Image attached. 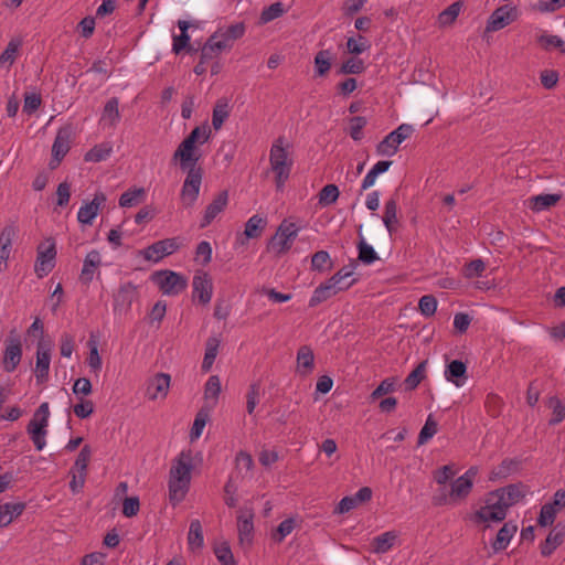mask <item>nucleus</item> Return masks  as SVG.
Segmentation results:
<instances>
[{"mask_svg":"<svg viewBox=\"0 0 565 565\" xmlns=\"http://www.w3.org/2000/svg\"><path fill=\"white\" fill-rule=\"evenodd\" d=\"M210 137L211 129L204 124L196 126L179 145V166L186 172L181 198L188 205H192L199 198L203 179V169L198 164L202 158L200 146L206 143Z\"/></svg>","mask_w":565,"mask_h":565,"instance_id":"obj_1","label":"nucleus"},{"mask_svg":"<svg viewBox=\"0 0 565 565\" xmlns=\"http://www.w3.org/2000/svg\"><path fill=\"white\" fill-rule=\"evenodd\" d=\"M289 146L286 143L285 137H278L271 145L269 150V164L275 174V184L278 191L285 188L288 181L294 160L288 152Z\"/></svg>","mask_w":565,"mask_h":565,"instance_id":"obj_2","label":"nucleus"},{"mask_svg":"<svg viewBox=\"0 0 565 565\" xmlns=\"http://www.w3.org/2000/svg\"><path fill=\"white\" fill-rule=\"evenodd\" d=\"M50 415L51 413L49 403L44 402L34 412L33 417L26 426V431L35 449L39 451L43 450L46 446Z\"/></svg>","mask_w":565,"mask_h":565,"instance_id":"obj_3","label":"nucleus"},{"mask_svg":"<svg viewBox=\"0 0 565 565\" xmlns=\"http://www.w3.org/2000/svg\"><path fill=\"white\" fill-rule=\"evenodd\" d=\"M298 233L299 227L295 223L284 220L278 226L276 234L269 241L268 248L278 255L287 253L291 248Z\"/></svg>","mask_w":565,"mask_h":565,"instance_id":"obj_4","label":"nucleus"},{"mask_svg":"<svg viewBox=\"0 0 565 565\" xmlns=\"http://www.w3.org/2000/svg\"><path fill=\"white\" fill-rule=\"evenodd\" d=\"M413 131V126L408 124L399 125L395 130L385 136L376 146L377 154L386 157L394 156L397 152L399 145L411 137Z\"/></svg>","mask_w":565,"mask_h":565,"instance_id":"obj_5","label":"nucleus"},{"mask_svg":"<svg viewBox=\"0 0 565 565\" xmlns=\"http://www.w3.org/2000/svg\"><path fill=\"white\" fill-rule=\"evenodd\" d=\"M508 509L494 491H491L486 499V505L476 512V519L482 523L501 522L505 519Z\"/></svg>","mask_w":565,"mask_h":565,"instance_id":"obj_6","label":"nucleus"},{"mask_svg":"<svg viewBox=\"0 0 565 565\" xmlns=\"http://www.w3.org/2000/svg\"><path fill=\"white\" fill-rule=\"evenodd\" d=\"M22 359V342L15 330L10 331L4 342L2 354V366L6 372H13L20 364Z\"/></svg>","mask_w":565,"mask_h":565,"instance_id":"obj_7","label":"nucleus"},{"mask_svg":"<svg viewBox=\"0 0 565 565\" xmlns=\"http://www.w3.org/2000/svg\"><path fill=\"white\" fill-rule=\"evenodd\" d=\"M56 248L53 238H46L38 246V256L34 266L36 275L42 278L55 266Z\"/></svg>","mask_w":565,"mask_h":565,"instance_id":"obj_8","label":"nucleus"},{"mask_svg":"<svg viewBox=\"0 0 565 565\" xmlns=\"http://www.w3.org/2000/svg\"><path fill=\"white\" fill-rule=\"evenodd\" d=\"M202 462L199 455L182 451L179 454V501L189 491L192 471Z\"/></svg>","mask_w":565,"mask_h":565,"instance_id":"obj_9","label":"nucleus"},{"mask_svg":"<svg viewBox=\"0 0 565 565\" xmlns=\"http://www.w3.org/2000/svg\"><path fill=\"white\" fill-rule=\"evenodd\" d=\"M177 244L173 238L162 239L153 243L147 248L139 249L135 253V258H142L149 263H158L163 257L171 255L175 252Z\"/></svg>","mask_w":565,"mask_h":565,"instance_id":"obj_10","label":"nucleus"},{"mask_svg":"<svg viewBox=\"0 0 565 565\" xmlns=\"http://www.w3.org/2000/svg\"><path fill=\"white\" fill-rule=\"evenodd\" d=\"M471 481L466 480L461 476L454 480L450 484V491L446 493L441 490L435 498L436 504L457 503L465 500L472 490Z\"/></svg>","mask_w":565,"mask_h":565,"instance_id":"obj_11","label":"nucleus"},{"mask_svg":"<svg viewBox=\"0 0 565 565\" xmlns=\"http://www.w3.org/2000/svg\"><path fill=\"white\" fill-rule=\"evenodd\" d=\"M519 18L515 6L504 4L497 8L489 17L486 25L487 32H495L508 26Z\"/></svg>","mask_w":565,"mask_h":565,"instance_id":"obj_12","label":"nucleus"},{"mask_svg":"<svg viewBox=\"0 0 565 565\" xmlns=\"http://www.w3.org/2000/svg\"><path fill=\"white\" fill-rule=\"evenodd\" d=\"M179 52L182 50L199 51L201 50L203 36H194V44H190L193 38V32H200L203 30V23L201 22H188L179 21Z\"/></svg>","mask_w":565,"mask_h":565,"instance_id":"obj_13","label":"nucleus"},{"mask_svg":"<svg viewBox=\"0 0 565 565\" xmlns=\"http://www.w3.org/2000/svg\"><path fill=\"white\" fill-rule=\"evenodd\" d=\"M233 46L234 43L220 29L203 44L202 58L214 60L223 52L232 50Z\"/></svg>","mask_w":565,"mask_h":565,"instance_id":"obj_14","label":"nucleus"},{"mask_svg":"<svg viewBox=\"0 0 565 565\" xmlns=\"http://www.w3.org/2000/svg\"><path fill=\"white\" fill-rule=\"evenodd\" d=\"M106 201V194L97 191L90 201L83 202L77 212V221L84 225H92L99 211L105 206Z\"/></svg>","mask_w":565,"mask_h":565,"instance_id":"obj_15","label":"nucleus"},{"mask_svg":"<svg viewBox=\"0 0 565 565\" xmlns=\"http://www.w3.org/2000/svg\"><path fill=\"white\" fill-rule=\"evenodd\" d=\"M213 295L212 279L205 271H198L192 280V298L201 305H207Z\"/></svg>","mask_w":565,"mask_h":565,"instance_id":"obj_16","label":"nucleus"},{"mask_svg":"<svg viewBox=\"0 0 565 565\" xmlns=\"http://www.w3.org/2000/svg\"><path fill=\"white\" fill-rule=\"evenodd\" d=\"M72 130L68 127L60 128L52 146L50 168L55 169L67 154L71 147Z\"/></svg>","mask_w":565,"mask_h":565,"instance_id":"obj_17","label":"nucleus"},{"mask_svg":"<svg viewBox=\"0 0 565 565\" xmlns=\"http://www.w3.org/2000/svg\"><path fill=\"white\" fill-rule=\"evenodd\" d=\"M51 364V348L49 344L40 341L36 347V361L34 374L38 383H44L49 379Z\"/></svg>","mask_w":565,"mask_h":565,"instance_id":"obj_18","label":"nucleus"},{"mask_svg":"<svg viewBox=\"0 0 565 565\" xmlns=\"http://www.w3.org/2000/svg\"><path fill=\"white\" fill-rule=\"evenodd\" d=\"M170 375L158 373L147 382L146 396L151 401L163 399L170 388Z\"/></svg>","mask_w":565,"mask_h":565,"instance_id":"obj_19","label":"nucleus"},{"mask_svg":"<svg viewBox=\"0 0 565 565\" xmlns=\"http://www.w3.org/2000/svg\"><path fill=\"white\" fill-rule=\"evenodd\" d=\"M497 497L503 502L504 507H512L522 500L526 493V488L521 483H513L494 490Z\"/></svg>","mask_w":565,"mask_h":565,"instance_id":"obj_20","label":"nucleus"},{"mask_svg":"<svg viewBox=\"0 0 565 565\" xmlns=\"http://www.w3.org/2000/svg\"><path fill=\"white\" fill-rule=\"evenodd\" d=\"M228 203V193L227 191L220 192L213 201L206 206L202 222L201 227H206L210 225L214 218L224 211Z\"/></svg>","mask_w":565,"mask_h":565,"instance_id":"obj_21","label":"nucleus"},{"mask_svg":"<svg viewBox=\"0 0 565 565\" xmlns=\"http://www.w3.org/2000/svg\"><path fill=\"white\" fill-rule=\"evenodd\" d=\"M254 514L250 510L242 511L237 516L238 537L242 544H250L254 534Z\"/></svg>","mask_w":565,"mask_h":565,"instance_id":"obj_22","label":"nucleus"},{"mask_svg":"<svg viewBox=\"0 0 565 565\" xmlns=\"http://www.w3.org/2000/svg\"><path fill=\"white\" fill-rule=\"evenodd\" d=\"M444 375L448 382L461 387L467 380V365L460 360H452L447 364Z\"/></svg>","mask_w":565,"mask_h":565,"instance_id":"obj_23","label":"nucleus"},{"mask_svg":"<svg viewBox=\"0 0 565 565\" xmlns=\"http://www.w3.org/2000/svg\"><path fill=\"white\" fill-rule=\"evenodd\" d=\"M119 120V102L116 97H113L105 104L99 119V124L104 129L115 128Z\"/></svg>","mask_w":565,"mask_h":565,"instance_id":"obj_24","label":"nucleus"},{"mask_svg":"<svg viewBox=\"0 0 565 565\" xmlns=\"http://www.w3.org/2000/svg\"><path fill=\"white\" fill-rule=\"evenodd\" d=\"M565 537V527L557 524L541 544V554L544 557L551 556L554 551L563 543Z\"/></svg>","mask_w":565,"mask_h":565,"instance_id":"obj_25","label":"nucleus"},{"mask_svg":"<svg viewBox=\"0 0 565 565\" xmlns=\"http://www.w3.org/2000/svg\"><path fill=\"white\" fill-rule=\"evenodd\" d=\"M315 367V354L310 347L301 345L297 351V373L307 376Z\"/></svg>","mask_w":565,"mask_h":565,"instance_id":"obj_26","label":"nucleus"},{"mask_svg":"<svg viewBox=\"0 0 565 565\" xmlns=\"http://www.w3.org/2000/svg\"><path fill=\"white\" fill-rule=\"evenodd\" d=\"M150 279L166 295L172 294L177 286V274L172 270L154 271Z\"/></svg>","mask_w":565,"mask_h":565,"instance_id":"obj_27","label":"nucleus"},{"mask_svg":"<svg viewBox=\"0 0 565 565\" xmlns=\"http://www.w3.org/2000/svg\"><path fill=\"white\" fill-rule=\"evenodd\" d=\"M102 264V256L98 250L93 249L87 253L84 263L83 268L81 271V280L85 284H88L93 280L94 275L97 270V268Z\"/></svg>","mask_w":565,"mask_h":565,"instance_id":"obj_28","label":"nucleus"},{"mask_svg":"<svg viewBox=\"0 0 565 565\" xmlns=\"http://www.w3.org/2000/svg\"><path fill=\"white\" fill-rule=\"evenodd\" d=\"M339 294V290L335 289V285L331 282V279H327L326 281L321 282L312 292L310 299H309V307L315 308L321 302L330 299L331 297Z\"/></svg>","mask_w":565,"mask_h":565,"instance_id":"obj_29","label":"nucleus"},{"mask_svg":"<svg viewBox=\"0 0 565 565\" xmlns=\"http://www.w3.org/2000/svg\"><path fill=\"white\" fill-rule=\"evenodd\" d=\"M561 199L562 194L545 193L529 198L526 204L533 212H542L554 206Z\"/></svg>","mask_w":565,"mask_h":565,"instance_id":"obj_30","label":"nucleus"},{"mask_svg":"<svg viewBox=\"0 0 565 565\" xmlns=\"http://www.w3.org/2000/svg\"><path fill=\"white\" fill-rule=\"evenodd\" d=\"M221 390L222 388L220 377L217 375L210 376L204 386L203 407H210V409L213 411L218 402Z\"/></svg>","mask_w":565,"mask_h":565,"instance_id":"obj_31","label":"nucleus"},{"mask_svg":"<svg viewBox=\"0 0 565 565\" xmlns=\"http://www.w3.org/2000/svg\"><path fill=\"white\" fill-rule=\"evenodd\" d=\"M398 535L395 531H387L372 540L371 551L374 554H385L394 546Z\"/></svg>","mask_w":565,"mask_h":565,"instance_id":"obj_32","label":"nucleus"},{"mask_svg":"<svg viewBox=\"0 0 565 565\" xmlns=\"http://www.w3.org/2000/svg\"><path fill=\"white\" fill-rule=\"evenodd\" d=\"M397 198H390L384 205L383 224L390 234H393L398 225L397 218Z\"/></svg>","mask_w":565,"mask_h":565,"instance_id":"obj_33","label":"nucleus"},{"mask_svg":"<svg viewBox=\"0 0 565 565\" xmlns=\"http://www.w3.org/2000/svg\"><path fill=\"white\" fill-rule=\"evenodd\" d=\"M231 106L230 100L227 98H220L215 103L212 113V126L215 130H220L225 122V120L230 117Z\"/></svg>","mask_w":565,"mask_h":565,"instance_id":"obj_34","label":"nucleus"},{"mask_svg":"<svg viewBox=\"0 0 565 565\" xmlns=\"http://www.w3.org/2000/svg\"><path fill=\"white\" fill-rule=\"evenodd\" d=\"M516 532V525L513 523H504L503 526L498 531L495 540L492 542V548L494 552H500L505 550L513 535Z\"/></svg>","mask_w":565,"mask_h":565,"instance_id":"obj_35","label":"nucleus"},{"mask_svg":"<svg viewBox=\"0 0 565 565\" xmlns=\"http://www.w3.org/2000/svg\"><path fill=\"white\" fill-rule=\"evenodd\" d=\"M25 508L22 502H8L0 504V527L9 525Z\"/></svg>","mask_w":565,"mask_h":565,"instance_id":"obj_36","label":"nucleus"},{"mask_svg":"<svg viewBox=\"0 0 565 565\" xmlns=\"http://www.w3.org/2000/svg\"><path fill=\"white\" fill-rule=\"evenodd\" d=\"M211 412L212 409H210V407L202 406L199 409L190 430L191 441L198 440L201 437L206 423L210 420Z\"/></svg>","mask_w":565,"mask_h":565,"instance_id":"obj_37","label":"nucleus"},{"mask_svg":"<svg viewBox=\"0 0 565 565\" xmlns=\"http://www.w3.org/2000/svg\"><path fill=\"white\" fill-rule=\"evenodd\" d=\"M146 200V190L143 188H134L124 192L119 198V206L132 207Z\"/></svg>","mask_w":565,"mask_h":565,"instance_id":"obj_38","label":"nucleus"},{"mask_svg":"<svg viewBox=\"0 0 565 565\" xmlns=\"http://www.w3.org/2000/svg\"><path fill=\"white\" fill-rule=\"evenodd\" d=\"M87 345L89 352L86 359V363L89 367L90 373L98 376L103 367V360L98 351V342L94 339H89Z\"/></svg>","mask_w":565,"mask_h":565,"instance_id":"obj_39","label":"nucleus"},{"mask_svg":"<svg viewBox=\"0 0 565 565\" xmlns=\"http://www.w3.org/2000/svg\"><path fill=\"white\" fill-rule=\"evenodd\" d=\"M113 152V146L109 142H103L94 146L84 156L86 162H100L109 158Z\"/></svg>","mask_w":565,"mask_h":565,"instance_id":"obj_40","label":"nucleus"},{"mask_svg":"<svg viewBox=\"0 0 565 565\" xmlns=\"http://www.w3.org/2000/svg\"><path fill=\"white\" fill-rule=\"evenodd\" d=\"M462 8V2L456 1L443 10L437 18V23L440 28L451 25L458 18Z\"/></svg>","mask_w":565,"mask_h":565,"instance_id":"obj_41","label":"nucleus"},{"mask_svg":"<svg viewBox=\"0 0 565 565\" xmlns=\"http://www.w3.org/2000/svg\"><path fill=\"white\" fill-rule=\"evenodd\" d=\"M427 361H422L416 367L406 376L404 384L406 391H414L420 382L426 377Z\"/></svg>","mask_w":565,"mask_h":565,"instance_id":"obj_42","label":"nucleus"},{"mask_svg":"<svg viewBox=\"0 0 565 565\" xmlns=\"http://www.w3.org/2000/svg\"><path fill=\"white\" fill-rule=\"evenodd\" d=\"M356 248L359 262L365 265H371L379 259V255L373 248V246L366 243V241L362 236L356 245Z\"/></svg>","mask_w":565,"mask_h":565,"instance_id":"obj_43","label":"nucleus"},{"mask_svg":"<svg viewBox=\"0 0 565 565\" xmlns=\"http://www.w3.org/2000/svg\"><path fill=\"white\" fill-rule=\"evenodd\" d=\"M266 224L267 220L265 217H262L258 214L253 215L252 217L248 218V221L245 224V236L247 238L259 237Z\"/></svg>","mask_w":565,"mask_h":565,"instance_id":"obj_44","label":"nucleus"},{"mask_svg":"<svg viewBox=\"0 0 565 565\" xmlns=\"http://www.w3.org/2000/svg\"><path fill=\"white\" fill-rule=\"evenodd\" d=\"M220 347V340L217 338H209L206 341L205 354L202 362V371L207 372L211 370Z\"/></svg>","mask_w":565,"mask_h":565,"instance_id":"obj_45","label":"nucleus"},{"mask_svg":"<svg viewBox=\"0 0 565 565\" xmlns=\"http://www.w3.org/2000/svg\"><path fill=\"white\" fill-rule=\"evenodd\" d=\"M203 531L202 525L199 520H193L190 523L189 533H188V543L189 547L192 551L199 550L203 546Z\"/></svg>","mask_w":565,"mask_h":565,"instance_id":"obj_46","label":"nucleus"},{"mask_svg":"<svg viewBox=\"0 0 565 565\" xmlns=\"http://www.w3.org/2000/svg\"><path fill=\"white\" fill-rule=\"evenodd\" d=\"M333 263L330 254L327 250H319L311 256V269L319 273H324L332 269Z\"/></svg>","mask_w":565,"mask_h":565,"instance_id":"obj_47","label":"nucleus"},{"mask_svg":"<svg viewBox=\"0 0 565 565\" xmlns=\"http://www.w3.org/2000/svg\"><path fill=\"white\" fill-rule=\"evenodd\" d=\"M331 52L321 50L315 56V71L318 76H324L331 68Z\"/></svg>","mask_w":565,"mask_h":565,"instance_id":"obj_48","label":"nucleus"},{"mask_svg":"<svg viewBox=\"0 0 565 565\" xmlns=\"http://www.w3.org/2000/svg\"><path fill=\"white\" fill-rule=\"evenodd\" d=\"M364 70H365V65H364L363 60L356 58V57H351L341 64V66L338 71V74L358 75V74L363 73Z\"/></svg>","mask_w":565,"mask_h":565,"instance_id":"obj_49","label":"nucleus"},{"mask_svg":"<svg viewBox=\"0 0 565 565\" xmlns=\"http://www.w3.org/2000/svg\"><path fill=\"white\" fill-rule=\"evenodd\" d=\"M548 408L552 409L553 416L550 419L551 425H556L565 418V405L557 396H551L547 402Z\"/></svg>","mask_w":565,"mask_h":565,"instance_id":"obj_50","label":"nucleus"},{"mask_svg":"<svg viewBox=\"0 0 565 565\" xmlns=\"http://www.w3.org/2000/svg\"><path fill=\"white\" fill-rule=\"evenodd\" d=\"M397 380L396 377H386L384 379L377 387L371 393V401H376L384 395L395 392Z\"/></svg>","mask_w":565,"mask_h":565,"instance_id":"obj_51","label":"nucleus"},{"mask_svg":"<svg viewBox=\"0 0 565 565\" xmlns=\"http://www.w3.org/2000/svg\"><path fill=\"white\" fill-rule=\"evenodd\" d=\"M92 454H93V451H92L90 446L85 445L81 449V451L74 462L72 471L87 475V466H88V462L90 461Z\"/></svg>","mask_w":565,"mask_h":565,"instance_id":"obj_52","label":"nucleus"},{"mask_svg":"<svg viewBox=\"0 0 565 565\" xmlns=\"http://www.w3.org/2000/svg\"><path fill=\"white\" fill-rule=\"evenodd\" d=\"M537 43L542 49L550 51L552 49H559L562 53H565L564 41L558 35L553 34H541L537 36Z\"/></svg>","mask_w":565,"mask_h":565,"instance_id":"obj_53","label":"nucleus"},{"mask_svg":"<svg viewBox=\"0 0 565 565\" xmlns=\"http://www.w3.org/2000/svg\"><path fill=\"white\" fill-rule=\"evenodd\" d=\"M19 46L20 41L12 40L9 42L6 50L0 55V67H10L14 63Z\"/></svg>","mask_w":565,"mask_h":565,"instance_id":"obj_54","label":"nucleus"},{"mask_svg":"<svg viewBox=\"0 0 565 565\" xmlns=\"http://www.w3.org/2000/svg\"><path fill=\"white\" fill-rule=\"evenodd\" d=\"M438 301L433 295H425L418 301L419 312L426 317H433L437 310Z\"/></svg>","mask_w":565,"mask_h":565,"instance_id":"obj_55","label":"nucleus"},{"mask_svg":"<svg viewBox=\"0 0 565 565\" xmlns=\"http://www.w3.org/2000/svg\"><path fill=\"white\" fill-rule=\"evenodd\" d=\"M486 270V264L482 259H473L467 263L462 268V274L467 279L481 277Z\"/></svg>","mask_w":565,"mask_h":565,"instance_id":"obj_56","label":"nucleus"},{"mask_svg":"<svg viewBox=\"0 0 565 565\" xmlns=\"http://www.w3.org/2000/svg\"><path fill=\"white\" fill-rule=\"evenodd\" d=\"M349 135L354 141H360L363 138V129L367 125V120L362 116H354L350 118Z\"/></svg>","mask_w":565,"mask_h":565,"instance_id":"obj_57","label":"nucleus"},{"mask_svg":"<svg viewBox=\"0 0 565 565\" xmlns=\"http://www.w3.org/2000/svg\"><path fill=\"white\" fill-rule=\"evenodd\" d=\"M285 13V8L281 2H275L263 9L260 13V22L268 23L281 17Z\"/></svg>","mask_w":565,"mask_h":565,"instance_id":"obj_58","label":"nucleus"},{"mask_svg":"<svg viewBox=\"0 0 565 565\" xmlns=\"http://www.w3.org/2000/svg\"><path fill=\"white\" fill-rule=\"evenodd\" d=\"M565 7V0H536L532 3V9L541 13L554 12Z\"/></svg>","mask_w":565,"mask_h":565,"instance_id":"obj_59","label":"nucleus"},{"mask_svg":"<svg viewBox=\"0 0 565 565\" xmlns=\"http://www.w3.org/2000/svg\"><path fill=\"white\" fill-rule=\"evenodd\" d=\"M295 520L288 518L280 522L276 531L273 533V540L277 543H281L295 529Z\"/></svg>","mask_w":565,"mask_h":565,"instance_id":"obj_60","label":"nucleus"},{"mask_svg":"<svg viewBox=\"0 0 565 565\" xmlns=\"http://www.w3.org/2000/svg\"><path fill=\"white\" fill-rule=\"evenodd\" d=\"M437 433V423L433 419V416L429 415L426 419L425 425L419 431L418 435V445L426 444L429 439H431Z\"/></svg>","mask_w":565,"mask_h":565,"instance_id":"obj_61","label":"nucleus"},{"mask_svg":"<svg viewBox=\"0 0 565 565\" xmlns=\"http://www.w3.org/2000/svg\"><path fill=\"white\" fill-rule=\"evenodd\" d=\"M339 198V189L335 184H327L319 192V203L330 205Z\"/></svg>","mask_w":565,"mask_h":565,"instance_id":"obj_62","label":"nucleus"},{"mask_svg":"<svg viewBox=\"0 0 565 565\" xmlns=\"http://www.w3.org/2000/svg\"><path fill=\"white\" fill-rule=\"evenodd\" d=\"M371 46L370 42L362 35L358 38H349L347 41V49L349 53L359 55Z\"/></svg>","mask_w":565,"mask_h":565,"instance_id":"obj_63","label":"nucleus"},{"mask_svg":"<svg viewBox=\"0 0 565 565\" xmlns=\"http://www.w3.org/2000/svg\"><path fill=\"white\" fill-rule=\"evenodd\" d=\"M557 515V509L552 508L547 503L543 504L537 518V524L542 527L551 526Z\"/></svg>","mask_w":565,"mask_h":565,"instance_id":"obj_64","label":"nucleus"}]
</instances>
